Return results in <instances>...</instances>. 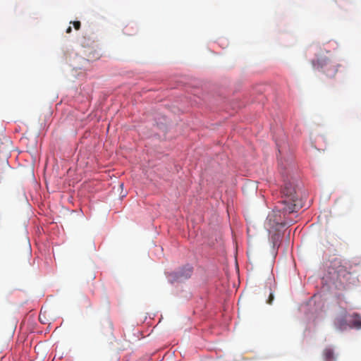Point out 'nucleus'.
Segmentation results:
<instances>
[{"label": "nucleus", "mask_w": 361, "mask_h": 361, "mask_svg": "<svg viewBox=\"0 0 361 361\" xmlns=\"http://www.w3.org/2000/svg\"><path fill=\"white\" fill-rule=\"evenodd\" d=\"M281 203L284 206L280 210L284 213H293L302 207L300 200L295 191V186L290 182L286 183L281 189Z\"/></svg>", "instance_id": "1"}, {"label": "nucleus", "mask_w": 361, "mask_h": 361, "mask_svg": "<svg viewBox=\"0 0 361 361\" xmlns=\"http://www.w3.org/2000/svg\"><path fill=\"white\" fill-rule=\"evenodd\" d=\"M312 64L314 68L322 71L329 78H334L338 71L336 66L328 56H324L322 51L312 61Z\"/></svg>", "instance_id": "2"}, {"label": "nucleus", "mask_w": 361, "mask_h": 361, "mask_svg": "<svg viewBox=\"0 0 361 361\" xmlns=\"http://www.w3.org/2000/svg\"><path fill=\"white\" fill-rule=\"evenodd\" d=\"M334 267L339 276L345 277L350 274L351 266L345 261L336 259L334 261Z\"/></svg>", "instance_id": "3"}, {"label": "nucleus", "mask_w": 361, "mask_h": 361, "mask_svg": "<svg viewBox=\"0 0 361 361\" xmlns=\"http://www.w3.org/2000/svg\"><path fill=\"white\" fill-rule=\"evenodd\" d=\"M349 323L351 328L361 329V317L358 314L354 313L351 316Z\"/></svg>", "instance_id": "4"}, {"label": "nucleus", "mask_w": 361, "mask_h": 361, "mask_svg": "<svg viewBox=\"0 0 361 361\" xmlns=\"http://www.w3.org/2000/svg\"><path fill=\"white\" fill-rule=\"evenodd\" d=\"M335 324L339 330H344L346 329L348 326H350V323H348L345 317L336 319Z\"/></svg>", "instance_id": "5"}, {"label": "nucleus", "mask_w": 361, "mask_h": 361, "mask_svg": "<svg viewBox=\"0 0 361 361\" xmlns=\"http://www.w3.org/2000/svg\"><path fill=\"white\" fill-rule=\"evenodd\" d=\"M192 272V269L190 267L184 268L181 271H179L177 274L178 279H186L190 277Z\"/></svg>", "instance_id": "6"}, {"label": "nucleus", "mask_w": 361, "mask_h": 361, "mask_svg": "<svg viewBox=\"0 0 361 361\" xmlns=\"http://www.w3.org/2000/svg\"><path fill=\"white\" fill-rule=\"evenodd\" d=\"M102 328L104 329V331H103V334H106V335H113V330H114V328H113V324L111 321L109 320H106L104 321V322L102 324Z\"/></svg>", "instance_id": "7"}, {"label": "nucleus", "mask_w": 361, "mask_h": 361, "mask_svg": "<svg viewBox=\"0 0 361 361\" xmlns=\"http://www.w3.org/2000/svg\"><path fill=\"white\" fill-rule=\"evenodd\" d=\"M326 361H331L334 360V351L331 348H326L323 352Z\"/></svg>", "instance_id": "8"}, {"label": "nucleus", "mask_w": 361, "mask_h": 361, "mask_svg": "<svg viewBox=\"0 0 361 361\" xmlns=\"http://www.w3.org/2000/svg\"><path fill=\"white\" fill-rule=\"evenodd\" d=\"M70 23L73 24V25L74 28H75L76 30H80V25H81V24H80V21H78V20H77V21H73V22L71 21Z\"/></svg>", "instance_id": "9"}, {"label": "nucleus", "mask_w": 361, "mask_h": 361, "mask_svg": "<svg viewBox=\"0 0 361 361\" xmlns=\"http://www.w3.org/2000/svg\"><path fill=\"white\" fill-rule=\"evenodd\" d=\"M273 299H274V295H273V294L271 293L270 295H269V298L267 302L269 304H271Z\"/></svg>", "instance_id": "10"}, {"label": "nucleus", "mask_w": 361, "mask_h": 361, "mask_svg": "<svg viewBox=\"0 0 361 361\" xmlns=\"http://www.w3.org/2000/svg\"><path fill=\"white\" fill-rule=\"evenodd\" d=\"M72 31V28L71 26H69L67 29H66V33H71Z\"/></svg>", "instance_id": "11"}]
</instances>
